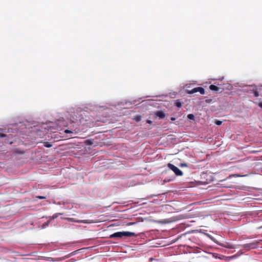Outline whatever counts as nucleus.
I'll return each mask as SVG.
<instances>
[{
  "label": "nucleus",
  "mask_w": 262,
  "mask_h": 262,
  "mask_svg": "<svg viewBox=\"0 0 262 262\" xmlns=\"http://www.w3.org/2000/svg\"><path fill=\"white\" fill-rule=\"evenodd\" d=\"M136 234L134 232H129V231H120L117 232L110 236V238L117 237V238H122L123 236L125 237H131L136 236Z\"/></svg>",
  "instance_id": "obj_1"
},
{
  "label": "nucleus",
  "mask_w": 262,
  "mask_h": 262,
  "mask_svg": "<svg viewBox=\"0 0 262 262\" xmlns=\"http://www.w3.org/2000/svg\"><path fill=\"white\" fill-rule=\"evenodd\" d=\"M167 167L169 169L171 170L177 176H182L183 174V172L180 169L172 164L168 163Z\"/></svg>",
  "instance_id": "obj_2"
},
{
  "label": "nucleus",
  "mask_w": 262,
  "mask_h": 262,
  "mask_svg": "<svg viewBox=\"0 0 262 262\" xmlns=\"http://www.w3.org/2000/svg\"><path fill=\"white\" fill-rule=\"evenodd\" d=\"M66 220H67V221H68L69 222L78 223L91 224V223H95V222H94L92 220H76L74 218H71V217L66 218Z\"/></svg>",
  "instance_id": "obj_3"
},
{
  "label": "nucleus",
  "mask_w": 262,
  "mask_h": 262,
  "mask_svg": "<svg viewBox=\"0 0 262 262\" xmlns=\"http://www.w3.org/2000/svg\"><path fill=\"white\" fill-rule=\"evenodd\" d=\"M196 92H200L201 94H204L205 90L202 87H197L191 90H188L187 92V93L189 94H192Z\"/></svg>",
  "instance_id": "obj_4"
},
{
  "label": "nucleus",
  "mask_w": 262,
  "mask_h": 262,
  "mask_svg": "<svg viewBox=\"0 0 262 262\" xmlns=\"http://www.w3.org/2000/svg\"><path fill=\"white\" fill-rule=\"evenodd\" d=\"M244 246L245 248L247 249L248 250L255 248L256 247L253 243L245 244L244 245Z\"/></svg>",
  "instance_id": "obj_5"
},
{
  "label": "nucleus",
  "mask_w": 262,
  "mask_h": 262,
  "mask_svg": "<svg viewBox=\"0 0 262 262\" xmlns=\"http://www.w3.org/2000/svg\"><path fill=\"white\" fill-rule=\"evenodd\" d=\"M177 95V93L176 92H170L168 94L165 95V97L169 96L170 98H174Z\"/></svg>",
  "instance_id": "obj_6"
},
{
  "label": "nucleus",
  "mask_w": 262,
  "mask_h": 262,
  "mask_svg": "<svg viewBox=\"0 0 262 262\" xmlns=\"http://www.w3.org/2000/svg\"><path fill=\"white\" fill-rule=\"evenodd\" d=\"M174 104L175 106H176L177 107H181L182 105V103L181 102V101L179 99H177L174 101Z\"/></svg>",
  "instance_id": "obj_7"
},
{
  "label": "nucleus",
  "mask_w": 262,
  "mask_h": 262,
  "mask_svg": "<svg viewBox=\"0 0 262 262\" xmlns=\"http://www.w3.org/2000/svg\"><path fill=\"white\" fill-rule=\"evenodd\" d=\"M232 88H233L232 85L228 83V84H225L224 85V86L223 88H222L221 89L223 90L226 89V90H231L232 89Z\"/></svg>",
  "instance_id": "obj_8"
},
{
  "label": "nucleus",
  "mask_w": 262,
  "mask_h": 262,
  "mask_svg": "<svg viewBox=\"0 0 262 262\" xmlns=\"http://www.w3.org/2000/svg\"><path fill=\"white\" fill-rule=\"evenodd\" d=\"M209 88L211 90L213 91H219V90L221 89L220 88H219L215 85H213V84L210 85L209 86Z\"/></svg>",
  "instance_id": "obj_9"
},
{
  "label": "nucleus",
  "mask_w": 262,
  "mask_h": 262,
  "mask_svg": "<svg viewBox=\"0 0 262 262\" xmlns=\"http://www.w3.org/2000/svg\"><path fill=\"white\" fill-rule=\"evenodd\" d=\"M156 115L161 119L164 118V112L163 111H157Z\"/></svg>",
  "instance_id": "obj_10"
},
{
  "label": "nucleus",
  "mask_w": 262,
  "mask_h": 262,
  "mask_svg": "<svg viewBox=\"0 0 262 262\" xmlns=\"http://www.w3.org/2000/svg\"><path fill=\"white\" fill-rule=\"evenodd\" d=\"M221 246H223V247H226V248H229V249H233L234 248V247L233 245L229 244V243H226L225 244H221Z\"/></svg>",
  "instance_id": "obj_11"
},
{
  "label": "nucleus",
  "mask_w": 262,
  "mask_h": 262,
  "mask_svg": "<svg viewBox=\"0 0 262 262\" xmlns=\"http://www.w3.org/2000/svg\"><path fill=\"white\" fill-rule=\"evenodd\" d=\"M142 117L141 115H136L134 117L133 119L136 121V122H139L141 120Z\"/></svg>",
  "instance_id": "obj_12"
},
{
  "label": "nucleus",
  "mask_w": 262,
  "mask_h": 262,
  "mask_svg": "<svg viewBox=\"0 0 262 262\" xmlns=\"http://www.w3.org/2000/svg\"><path fill=\"white\" fill-rule=\"evenodd\" d=\"M174 178H175L174 176H172L171 178H169V179L167 177H166V178H165L164 181H165V182L172 181L174 179Z\"/></svg>",
  "instance_id": "obj_13"
},
{
  "label": "nucleus",
  "mask_w": 262,
  "mask_h": 262,
  "mask_svg": "<svg viewBox=\"0 0 262 262\" xmlns=\"http://www.w3.org/2000/svg\"><path fill=\"white\" fill-rule=\"evenodd\" d=\"M209 237V238L212 241H213L214 243H216L217 244L219 245H221V244L219 243L213 237H212V236L211 235H209L208 236Z\"/></svg>",
  "instance_id": "obj_14"
},
{
  "label": "nucleus",
  "mask_w": 262,
  "mask_h": 262,
  "mask_svg": "<svg viewBox=\"0 0 262 262\" xmlns=\"http://www.w3.org/2000/svg\"><path fill=\"white\" fill-rule=\"evenodd\" d=\"M209 237V238L212 241H213L214 243H216L217 244L219 245H221V244L219 243L213 237H212V236L211 235H209L208 236Z\"/></svg>",
  "instance_id": "obj_15"
},
{
  "label": "nucleus",
  "mask_w": 262,
  "mask_h": 262,
  "mask_svg": "<svg viewBox=\"0 0 262 262\" xmlns=\"http://www.w3.org/2000/svg\"><path fill=\"white\" fill-rule=\"evenodd\" d=\"M187 118L190 120H193L194 119V116L193 114H190L187 115Z\"/></svg>",
  "instance_id": "obj_16"
},
{
  "label": "nucleus",
  "mask_w": 262,
  "mask_h": 262,
  "mask_svg": "<svg viewBox=\"0 0 262 262\" xmlns=\"http://www.w3.org/2000/svg\"><path fill=\"white\" fill-rule=\"evenodd\" d=\"M44 146L46 147H51L52 146V145L48 142H46L44 143Z\"/></svg>",
  "instance_id": "obj_17"
},
{
  "label": "nucleus",
  "mask_w": 262,
  "mask_h": 262,
  "mask_svg": "<svg viewBox=\"0 0 262 262\" xmlns=\"http://www.w3.org/2000/svg\"><path fill=\"white\" fill-rule=\"evenodd\" d=\"M253 95L254 97H258L259 96V93L257 90L254 91Z\"/></svg>",
  "instance_id": "obj_18"
},
{
  "label": "nucleus",
  "mask_w": 262,
  "mask_h": 262,
  "mask_svg": "<svg viewBox=\"0 0 262 262\" xmlns=\"http://www.w3.org/2000/svg\"><path fill=\"white\" fill-rule=\"evenodd\" d=\"M222 123V121H220V120H216L215 121V124L217 125H221Z\"/></svg>",
  "instance_id": "obj_19"
},
{
  "label": "nucleus",
  "mask_w": 262,
  "mask_h": 262,
  "mask_svg": "<svg viewBox=\"0 0 262 262\" xmlns=\"http://www.w3.org/2000/svg\"><path fill=\"white\" fill-rule=\"evenodd\" d=\"M15 153L19 154H23L24 153V151L23 150H17L15 151Z\"/></svg>",
  "instance_id": "obj_20"
},
{
  "label": "nucleus",
  "mask_w": 262,
  "mask_h": 262,
  "mask_svg": "<svg viewBox=\"0 0 262 262\" xmlns=\"http://www.w3.org/2000/svg\"><path fill=\"white\" fill-rule=\"evenodd\" d=\"M36 198H38L39 199H45L46 197L43 196H37Z\"/></svg>",
  "instance_id": "obj_21"
},
{
  "label": "nucleus",
  "mask_w": 262,
  "mask_h": 262,
  "mask_svg": "<svg viewBox=\"0 0 262 262\" xmlns=\"http://www.w3.org/2000/svg\"><path fill=\"white\" fill-rule=\"evenodd\" d=\"M180 166L182 167H187V165L186 163H181Z\"/></svg>",
  "instance_id": "obj_22"
},
{
  "label": "nucleus",
  "mask_w": 262,
  "mask_h": 262,
  "mask_svg": "<svg viewBox=\"0 0 262 262\" xmlns=\"http://www.w3.org/2000/svg\"><path fill=\"white\" fill-rule=\"evenodd\" d=\"M64 133H67V134H68V133H73V132H72V130H71L66 129V130H64Z\"/></svg>",
  "instance_id": "obj_23"
},
{
  "label": "nucleus",
  "mask_w": 262,
  "mask_h": 262,
  "mask_svg": "<svg viewBox=\"0 0 262 262\" xmlns=\"http://www.w3.org/2000/svg\"><path fill=\"white\" fill-rule=\"evenodd\" d=\"M49 223V222H47L45 223V224H43V227L44 228V227L48 226Z\"/></svg>",
  "instance_id": "obj_24"
},
{
  "label": "nucleus",
  "mask_w": 262,
  "mask_h": 262,
  "mask_svg": "<svg viewBox=\"0 0 262 262\" xmlns=\"http://www.w3.org/2000/svg\"><path fill=\"white\" fill-rule=\"evenodd\" d=\"M6 136V135L4 134H3V133H0V137L1 138H2V137H4Z\"/></svg>",
  "instance_id": "obj_25"
},
{
  "label": "nucleus",
  "mask_w": 262,
  "mask_h": 262,
  "mask_svg": "<svg viewBox=\"0 0 262 262\" xmlns=\"http://www.w3.org/2000/svg\"><path fill=\"white\" fill-rule=\"evenodd\" d=\"M146 122H147V123H148V124H151V123H152V121H151V120H147L146 121Z\"/></svg>",
  "instance_id": "obj_26"
},
{
  "label": "nucleus",
  "mask_w": 262,
  "mask_h": 262,
  "mask_svg": "<svg viewBox=\"0 0 262 262\" xmlns=\"http://www.w3.org/2000/svg\"><path fill=\"white\" fill-rule=\"evenodd\" d=\"M258 106L262 108V102H260L258 103Z\"/></svg>",
  "instance_id": "obj_27"
},
{
  "label": "nucleus",
  "mask_w": 262,
  "mask_h": 262,
  "mask_svg": "<svg viewBox=\"0 0 262 262\" xmlns=\"http://www.w3.org/2000/svg\"><path fill=\"white\" fill-rule=\"evenodd\" d=\"M170 120H171V121H174V120H175V118L171 117V118H170Z\"/></svg>",
  "instance_id": "obj_28"
},
{
  "label": "nucleus",
  "mask_w": 262,
  "mask_h": 262,
  "mask_svg": "<svg viewBox=\"0 0 262 262\" xmlns=\"http://www.w3.org/2000/svg\"><path fill=\"white\" fill-rule=\"evenodd\" d=\"M167 205H165V209H167Z\"/></svg>",
  "instance_id": "obj_29"
},
{
  "label": "nucleus",
  "mask_w": 262,
  "mask_h": 262,
  "mask_svg": "<svg viewBox=\"0 0 262 262\" xmlns=\"http://www.w3.org/2000/svg\"><path fill=\"white\" fill-rule=\"evenodd\" d=\"M223 79H224V77H222L221 78H220V79H219V80H222Z\"/></svg>",
  "instance_id": "obj_30"
},
{
  "label": "nucleus",
  "mask_w": 262,
  "mask_h": 262,
  "mask_svg": "<svg viewBox=\"0 0 262 262\" xmlns=\"http://www.w3.org/2000/svg\"><path fill=\"white\" fill-rule=\"evenodd\" d=\"M165 173H166L167 174H168V173H169V171H166L165 172Z\"/></svg>",
  "instance_id": "obj_31"
}]
</instances>
